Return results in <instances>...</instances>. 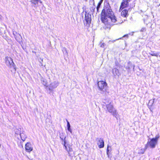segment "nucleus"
Returning <instances> with one entry per match:
<instances>
[{"instance_id": "1a4fd4ad", "label": "nucleus", "mask_w": 160, "mask_h": 160, "mask_svg": "<svg viewBox=\"0 0 160 160\" xmlns=\"http://www.w3.org/2000/svg\"><path fill=\"white\" fill-rule=\"evenodd\" d=\"M25 148L26 152H30L33 150V147L31 143L27 142L25 145Z\"/></svg>"}, {"instance_id": "5701e85b", "label": "nucleus", "mask_w": 160, "mask_h": 160, "mask_svg": "<svg viewBox=\"0 0 160 160\" xmlns=\"http://www.w3.org/2000/svg\"><path fill=\"white\" fill-rule=\"evenodd\" d=\"M128 37V34H126V35H124L123 36V37Z\"/></svg>"}, {"instance_id": "20e7f679", "label": "nucleus", "mask_w": 160, "mask_h": 160, "mask_svg": "<svg viewBox=\"0 0 160 160\" xmlns=\"http://www.w3.org/2000/svg\"><path fill=\"white\" fill-rule=\"evenodd\" d=\"M97 85L99 90L103 92L106 91V88L108 86V84L105 81L101 80L97 82Z\"/></svg>"}, {"instance_id": "f3484780", "label": "nucleus", "mask_w": 160, "mask_h": 160, "mask_svg": "<svg viewBox=\"0 0 160 160\" xmlns=\"http://www.w3.org/2000/svg\"><path fill=\"white\" fill-rule=\"evenodd\" d=\"M67 151L68 152V154H69V156H70V157H71L72 156V153H71V152H72V149H69V150L68 151V150H67Z\"/></svg>"}, {"instance_id": "423d86ee", "label": "nucleus", "mask_w": 160, "mask_h": 160, "mask_svg": "<svg viewBox=\"0 0 160 160\" xmlns=\"http://www.w3.org/2000/svg\"><path fill=\"white\" fill-rule=\"evenodd\" d=\"M85 21L84 22V25L87 27H89L91 23V16L90 14L88 13H86L85 16Z\"/></svg>"}, {"instance_id": "9d476101", "label": "nucleus", "mask_w": 160, "mask_h": 160, "mask_svg": "<svg viewBox=\"0 0 160 160\" xmlns=\"http://www.w3.org/2000/svg\"><path fill=\"white\" fill-rule=\"evenodd\" d=\"M97 145L99 148H103L104 146V141L103 139L102 138H97Z\"/></svg>"}, {"instance_id": "412c9836", "label": "nucleus", "mask_w": 160, "mask_h": 160, "mask_svg": "<svg viewBox=\"0 0 160 160\" xmlns=\"http://www.w3.org/2000/svg\"><path fill=\"white\" fill-rule=\"evenodd\" d=\"M141 150L142 151V152H139L138 153L139 154H142L144 153L145 150H144V149H141Z\"/></svg>"}, {"instance_id": "f8f14e48", "label": "nucleus", "mask_w": 160, "mask_h": 160, "mask_svg": "<svg viewBox=\"0 0 160 160\" xmlns=\"http://www.w3.org/2000/svg\"><path fill=\"white\" fill-rule=\"evenodd\" d=\"M13 34L16 40L18 42H20L21 38V37L20 35L17 33H16V35L14 33H13Z\"/></svg>"}, {"instance_id": "6e6552de", "label": "nucleus", "mask_w": 160, "mask_h": 160, "mask_svg": "<svg viewBox=\"0 0 160 160\" xmlns=\"http://www.w3.org/2000/svg\"><path fill=\"white\" fill-rule=\"evenodd\" d=\"M129 2L128 0H122L120 7L119 11H121L123 9L128 7V6Z\"/></svg>"}, {"instance_id": "cd10ccee", "label": "nucleus", "mask_w": 160, "mask_h": 160, "mask_svg": "<svg viewBox=\"0 0 160 160\" xmlns=\"http://www.w3.org/2000/svg\"><path fill=\"white\" fill-rule=\"evenodd\" d=\"M159 5H160V4Z\"/></svg>"}, {"instance_id": "f257e3e1", "label": "nucleus", "mask_w": 160, "mask_h": 160, "mask_svg": "<svg viewBox=\"0 0 160 160\" xmlns=\"http://www.w3.org/2000/svg\"><path fill=\"white\" fill-rule=\"evenodd\" d=\"M108 14V8L104 6L101 13L100 19L102 22L104 24L102 28L106 31H109L112 26L115 25L114 22H112L111 16Z\"/></svg>"}, {"instance_id": "4468645a", "label": "nucleus", "mask_w": 160, "mask_h": 160, "mask_svg": "<svg viewBox=\"0 0 160 160\" xmlns=\"http://www.w3.org/2000/svg\"><path fill=\"white\" fill-rule=\"evenodd\" d=\"M31 2L34 5H36L38 4V2L42 3V2L41 0H31Z\"/></svg>"}, {"instance_id": "aec40b11", "label": "nucleus", "mask_w": 160, "mask_h": 160, "mask_svg": "<svg viewBox=\"0 0 160 160\" xmlns=\"http://www.w3.org/2000/svg\"><path fill=\"white\" fill-rule=\"evenodd\" d=\"M105 45V43H101L100 44V47L101 48H103L104 47Z\"/></svg>"}, {"instance_id": "b1692460", "label": "nucleus", "mask_w": 160, "mask_h": 160, "mask_svg": "<svg viewBox=\"0 0 160 160\" xmlns=\"http://www.w3.org/2000/svg\"><path fill=\"white\" fill-rule=\"evenodd\" d=\"M66 144V142L65 141H64V146L66 148V146L65 145Z\"/></svg>"}, {"instance_id": "7ed1b4c3", "label": "nucleus", "mask_w": 160, "mask_h": 160, "mask_svg": "<svg viewBox=\"0 0 160 160\" xmlns=\"http://www.w3.org/2000/svg\"><path fill=\"white\" fill-rule=\"evenodd\" d=\"M159 138V136H157L155 138H153L148 141L145 145V149L146 150L149 147L152 148H154L157 145L158 139Z\"/></svg>"}, {"instance_id": "6ab92c4d", "label": "nucleus", "mask_w": 160, "mask_h": 160, "mask_svg": "<svg viewBox=\"0 0 160 160\" xmlns=\"http://www.w3.org/2000/svg\"><path fill=\"white\" fill-rule=\"evenodd\" d=\"M23 135V134H20V137H21V138L22 140L23 141H24L25 140L26 137H25V138H22V136Z\"/></svg>"}, {"instance_id": "4be33fe9", "label": "nucleus", "mask_w": 160, "mask_h": 160, "mask_svg": "<svg viewBox=\"0 0 160 160\" xmlns=\"http://www.w3.org/2000/svg\"><path fill=\"white\" fill-rule=\"evenodd\" d=\"M109 149H108V146L107 149V154H108L109 152Z\"/></svg>"}, {"instance_id": "dca6fc26", "label": "nucleus", "mask_w": 160, "mask_h": 160, "mask_svg": "<svg viewBox=\"0 0 160 160\" xmlns=\"http://www.w3.org/2000/svg\"><path fill=\"white\" fill-rule=\"evenodd\" d=\"M67 126L68 128V130L70 132H72V130L70 129V125L69 122L67 121Z\"/></svg>"}, {"instance_id": "a211bd4d", "label": "nucleus", "mask_w": 160, "mask_h": 160, "mask_svg": "<svg viewBox=\"0 0 160 160\" xmlns=\"http://www.w3.org/2000/svg\"><path fill=\"white\" fill-rule=\"evenodd\" d=\"M153 53L150 54L151 55L153 56H156L158 57V55L157 53H154V52H153Z\"/></svg>"}, {"instance_id": "0eeeda50", "label": "nucleus", "mask_w": 160, "mask_h": 160, "mask_svg": "<svg viewBox=\"0 0 160 160\" xmlns=\"http://www.w3.org/2000/svg\"><path fill=\"white\" fill-rule=\"evenodd\" d=\"M5 62L7 65L10 68L15 67L12 59L10 57H6L5 58Z\"/></svg>"}, {"instance_id": "9b49d317", "label": "nucleus", "mask_w": 160, "mask_h": 160, "mask_svg": "<svg viewBox=\"0 0 160 160\" xmlns=\"http://www.w3.org/2000/svg\"><path fill=\"white\" fill-rule=\"evenodd\" d=\"M121 15L124 18H127L128 16V11L126 9L122 10Z\"/></svg>"}, {"instance_id": "39448f33", "label": "nucleus", "mask_w": 160, "mask_h": 160, "mask_svg": "<svg viewBox=\"0 0 160 160\" xmlns=\"http://www.w3.org/2000/svg\"><path fill=\"white\" fill-rule=\"evenodd\" d=\"M106 108L108 112L111 113L113 116L116 117L118 115V113L117 110L114 108L113 106L110 103L107 105Z\"/></svg>"}, {"instance_id": "bb28decb", "label": "nucleus", "mask_w": 160, "mask_h": 160, "mask_svg": "<svg viewBox=\"0 0 160 160\" xmlns=\"http://www.w3.org/2000/svg\"><path fill=\"white\" fill-rule=\"evenodd\" d=\"M159 57H160V55H159Z\"/></svg>"}, {"instance_id": "a878e982", "label": "nucleus", "mask_w": 160, "mask_h": 160, "mask_svg": "<svg viewBox=\"0 0 160 160\" xmlns=\"http://www.w3.org/2000/svg\"><path fill=\"white\" fill-rule=\"evenodd\" d=\"M86 1H87V0H85Z\"/></svg>"}, {"instance_id": "ddd939ff", "label": "nucleus", "mask_w": 160, "mask_h": 160, "mask_svg": "<svg viewBox=\"0 0 160 160\" xmlns=\"http://www.w3.org/2000/svg\"><path fill=\"white\" fill-rule=\"evenodd\" d=\"M112 72L114 75H119L120 74L119 71L117 68H114L112 69Z\"/></svg>"}, {"instance_id": "393cba45", "label": "nucleus", "mask_w": 160, "mask_h": 160, "mask_svg": "<svg viewBox=\"0 0 160 160\" xmlns=\"http://www.w3.org/2000/svg\"><path fill=\"white\" fill-rule=\"evenodd\" d=\"M95 9V8H93V12H94V11Z\"/></svg>"}, {"instance_id": "2eb2a0df", "label": "nucleus", "mask_w": 160, "mask_h": 160, "mask_svg": "<svg viewBox=\"0 0 160 160\" xmlns=\"http://www.w3.org/2000/svg\"><path fill=\"white\" fill-rule=\"evenodd\" d=\"M103 0H100V1L98 3L97 7H96L97 12H99V9L100 8V6L103 2Z\"/></svg>"}, {"instance_id": "f03ea898", "label": "nucleus", "mask_w": 160, "mask_h": 160, "mask_svg": "<svg viewBox=\"0 0 160 160\" xmlns=\"http://www.w3.org/2000/svg\"><path fill=\"white\" fill-rule=\"evenodd\" d=\"M107 7L108 10V14L111 16V21L112 22H114L115 24L118 25L120 24L123 22L124 20L122 19L121 17H119L118 18L116 17L110 6L108 5Z\"/></svg>"}]
</instances>
